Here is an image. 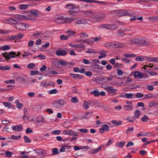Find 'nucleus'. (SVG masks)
Segmentation results:
<instances>
[{"label":"nucleus","mask_w":158,"mask_h":158,"mask_svg":"<svg viewBox=\"0 0 158 158\" xmlns=\"http://www.w3.org/2000/svg\"><path fill=\"white\" fill-rule=\"evenodd\" d=\"M26 16L22 15H16L15 16L16 19H26Z\"/></svg>","instance_id":"nucleus-26"},{"label":"nucleus","mask_w":158,"mask_h":158,"mask_svg":"<svg viewBox=\"0 0 158 158\" xmlns=\"http://www.w3.org/2000/svg\"><path fill=\"white\" fill-rule=\"evenodd\" d=\"M98 53L100 54V55L98 57L99 59H100L106 56V52L104 50H102L100 52H98Z\"/></svg>","instance_id":"nucleus-23"},{"label":"nucleus","mask_w":158,"mask_h":158,"mask_svg":"<svg viewBox=\"0 0 158 158\" xmlns=\"http://www.w3.org/2000/svg\"><path fill=\"white\" fill-rule=\"evenodd\" d=\"M64 100L60 99L59 100L55 101L53 103V106L56 109L61 108L64 105Z\"/></svg>","instance_id":"nucleus-5"},{"label":"nucleus","mask_w":158,"mask_h":158,"mask_svg":"<svg viewBox=\"0 0 158 158\" xmlns=\"http://www.w3.org/2000/svg\"><path fill=\"white\" fill-rule=\"evenodd\" d=\"M125 143L124 141H122L120 142H117L115 143V145L120 148L123 147L125 144Z\"/></svg>","instance_id":"nucleus-34"},{"label":"nucleus","mask_w":158,"mask_h":158,"mask_svg":"<svg viewBox=\"0 0 158 158\" xmlns=\"http://www.w3.org/2000/svg\"><path fill=\"white\" fill-rule=\"evenodd\" d=\"M55 53L56 55L58 56H65L67 54V53L65 51L61 49L56 50V51Z\"/></svg>","instance_id":"nucleus-13"},{"label":"nucleus","mask_w":158,"mask_h":158,"mask_svg":"<svg viewBox=\"0 0 158 158\" xmlns=\"http://www.w3.org/2000/svg\"><path fill=\"white\" fill-rule=\"evenodd\" d=\"M104 147V146L102 145H101L98 148L93 149H91L89 151V154H94L96 153H98L99 151L102 148Z\"/></svg>","instance_id":"nucleus-12"},{"label":"nucleus","mask_w":158,"mask_h":158,"mask_svg":"<svg viewBox=\"0 0 158 158\" xmlns=\"http://www.w3.org/2000/svg\"><path fill=\"white\" fill-rule=\"evenodd\" d=\"M105 90L109 94L112 95H114L116 93L117 89H115L113 86H108L105 88Z\"/></svg>","instance_id":"nucleus-8"},{"label":"nucleus","mask_w":158,"mask_h":158,"mask_svg":"<svg viewBox=\"0 0 158 158\" xmlns=\"http://www.w3.org/2000/svg\"><path fill=\"white\" fill-rule=\"evenodd\" d=\"M71 101L73 103H77L78 101V100L76 97H73L71 99Z\"/></svg>","instance_id":"nucleus-51"},{"label":"nucleus","mask_w":158,"mask_h":158,"mask_svg":"<svg viewBox=\"0 0 158 158\" xmlns=\"http://www.w3.org/2000/svg\"><path fill=\"white\" fill-rule=\"evenodd\" d=\"M61 133V131L60 130H54L52 132V134L54 135H59Z\"/></svg>","instance_id":"nucleus-53"},{"label":"nucleus","mask_w":158,"mask_h":158,"mask_svg":"<svg viewBox=\"0 0 158 158\" xmlns=\"http://www.w3.org/2000/svg\"><path fill=\"white\" fill-rule=\"evenodd\" d=\"M74 63L73 62H68L65 61L61 60H59L58 62L57 63V64H61V65L64 67L66 66H68V67H69V65H74Z\"/></svg>","instance_id":"nucleus-9"},{"label":"nucleus","mask_w":158,"mask_h":158,"mask_svg":"<svg viewBox=\"0 0 158 158\" xmlns=\"http://www.w3.org/2000/svg\"><path fill=\"white\" fill-rule=\"evenodd\" d=\"M127 120L129 122H133L135 120V118L133 117H128Z\"/></svg>","instance_id":"nucleus-63"},{"label":"nucleus","mask_w":158,"mask_h":158,"mask_svg":"<svg viewBox=\"0 0 158 158\" xmlns=\"http://www.w3.org/2000/svg\"><path fill=\"white\" fill-rule=\"evenodd\" d=\"M90 94L94 95L95 97H98L99 96V92L97 90H94L90 92Z\"/></svg>","instance_id":"nucleus-33"},{"label":"nucleus","mask_w":158,"mask_h":158,"mask_svg":"<svg viewBox=\"0 0 158 158\" xmlns=\"http://www.w3.org/2000/svg\"><path fill=\"white\" fill-rule=\"evenodd\" d=\"M113 43L112 42H108L106 43L105 45V47H113Z\"/></svg>","instance_id":"nucleus-59"},{"label":"nucleus","mask_w":158,"mask_h":158,"mask_svg":"<svg viewBox=\"0 0 158 158\" xmlns=\"http://www.w3.org/2000/svg\"><path fill=\"white\" fill-rule=\"evenodd\" d=\"M70 135H72L73 136H74L76 137H78L79 135H78L77 133L74 131H71V132Z\"/></svg>","instance_id":"nucleus-58"},{"label":"nucleus","mask_w":158,"mask_h":158,"mask_svg":"<svg viewBox=\"0 0 158 158\" xmlns=\"http://www.w3.org/2000/svg\"><path fill=\"white\" fill-rule=\"evenodd\" d=\"M149 19L153 22H155L156 21L158 20V16L150 17Z\"/></svg>","instance_id":"nucleus-49"},{"label":"nucleus","mask_w":158,"mask_h":158,"mask_svg":"<svg viewBox=\"0 0 158 158\" xmlns=\"http://www.w3.org/2000/svg\"><path fill=\"white\" fill-rule=\"evenodd\" d=\"M147 135V133L144 131H142L137 135V136L140 137V136H145Z\"/></svg>","instance_id":"nucleus-40"},{"label":"nucleus","mask_w":158,"mask_h":158,"mask_svg":"<svg viewBox=\"0 0 158 158\" xmlns=\"http://www.w3.org/2000/svg\"><path fill=\"white\" fill-rule=\"evenodd\" d=\"M90 104V103L88 101L84 102L83 105V108L85 110H86L88 109L89 107V105Z\"/></svg>","instance_id":"nucleus-32"},{"label":"nucleus","mask_w":158,"mask_h":158,"mask_svg":"<svg viewBox=\"0 0 158 158\" xmlns=\"http://www.w3.org/2000/svg\"><path fill=\"white\" fill-rule=\"evenodd\" d=\"M88 19H82L76 21V23L78 24H85L88 23Z\"/></svg>","instance_id":"nucleus-21"},{"label":"nucleus","mask_w":158,"mask_h":158,"mask_svg":"<svg viewBox=\"0 0 158 158\" xmlns=\"http://www.w3.org/2000/svg\"><path fill=\"white\" fill-rule=\"evenodd\" d=\"M58 91L56 89H53L49 91L48 94H55L57 93Z\"/></svg>","instance_id":"nucleus-43"},{"label":"nucleus","mask_w":158,"mask_h":158,"mask_svg":"<svg viewBox=\"0 0 158 158\" xmlns=\"http://www.w3.org/2000/svg\"><path fill=\"white\" fill-rule=\"evenodd\" d=\"M135 56V55L131 54H126L124 55L125 57H134Z\"/></svg>","instance_id":"nucleus-47"},{"label":"nucleus","mask_w":158,"mask_h":158,"mask_svg":"<svg viewBox=\"0 0 158 158\" xmlns=\"http://www.w3.org/2000/svg\"><path fill=\"white\" fill-rule=\"evenodd\" d=\"M21 135H19L18 136H15V135H12L11 136V137L8 138V139H14L15 140H17L18 139H19L21 138Z\"/></svg>","instance_id":"nucleus-38"},{"label":"nucleus","mask_w":158,"mask_h":158,"mask_svg":"<svg viewBox=\"0 0 158 158\" xmlns=\"http://www.w3.org/2000/svg\"><path fill=\"white\" fill-rule=\"evenodd\" d=\"M105 17V15L103 14H94L92 15L88 19L90 22L97 23L103 20Z\"/></svg>","instance_id":"nucleus-2"},{"label":"nucleus","mask_w":158,"mask_h":158,"mask_svg":"<svg viewBox=\"0 0 158 158\" xmlns=\"http://www.w3.org/2000/svg\"><path fill=\"white\" fill-rule=\"evenodd\" d=\"M111 123L115 126H118L121 125L122 124V122L121 121H117L116 120H113L111 121Z\"/></svg>","instance_id":"nucleus-27"},{"label":"nucleus","mask_w":158,"mask_h":158,"mask_svg":"<svg viewBox=\"0 0 158 158\" xmlns=\"http://www.w3.org/2000/svg\"><path fill=\"white\" fill-rule=\"evenodd\" d=\"M123 98H126L127 99H131L135 98V94L131 93H125L124 94H123Z\"/></svg>","instance_id":"nucleus-18"},{"label":"nucleus","mask_w":158,"mask_h":158,"mask_svg":"<svg viewBox=\"0 0 158 158\" xmlns=\"http://www.w3.org/2000/svg\"><path fill=\"white\" fill-rule=\"evenodd\" d=\"M17 35H12L9 37V40H17Z\"/></svg>","instance_id":"nucleus-62"},{"label":"nucleus","mask_w":158,"mask_h":158,"mask_svg":"<svg viewBox=\"0 0 158 158\" xmlns=\"http://www.w3.org/2000/svg\"><path fill=\"white\" fill-rule=\"evenodd\" d=\"M144 60V59L143 57L140 56H137L135 58V60L136 61H143Z\"/></svg>","instance_id":"nucleus-56"},{"label":"nucleus","mask_w":158,"mask_h":158,"mask_svg":"<svg viewBox=\"0 0 158 158\" xmlns=\"http://www.w3.org/2000/svg\"><path fill=\"white\" fill-rule=\"evenodd\" d=\"M69 75L75 80H78L79 79H83L84 78L83 75L78 74H74L70 73L69 74Z\"/></svg>","instance_id":"nucleus-15"},{"label":"nucleus","mask_w":158,"mask_h":158,"mask_svg":"<svg viewBox=\"0 0 158 158\" xmlns=\"http://www.w3.org/2000/svg\"><path fill=\"white\" fill-rule=\"evenodd\" d=\"M5 82L6 84H15V81L14 80H9L6 81H5Z\"/></svg>","instance_id":"nucleus-57"},{"label":"nucleus","mask_w":158,"mask_h":158,"mask_svg":"<svg viewBox=\"0 0 158 158\" xmlns=\"http://www.w3.org/2000/svg\"><path fill=\"white\" fill-rule=\"evenodd\" d=\"M140 111L139 110H137L134 112V118H138L140 116Z\"/></svg>","instance_id":"nucleus-29"},{"label":"nucleus","mask_w":158,"mask_h":158,"mask_svg":"<svg viewBox=\"0 0 158 158\" xmlns=\"http://www.w3.org/2000/svg\"><path fill=\"white\" fill-rule=\"evenodd\" d=\"M133 75L135 78L139 79H141L144 77L143 74L139 71L134 72Z\"/></svg>","instance_id":"nucleus-14"},{"label":"nucleus","mask_w":158,"mask_h":158,"mask_svg":"<svg viewBox=\"0 0 158 158\" xmlns=\"http://www.w3.org/2000/svg\"><path fill=\"white\" fill-rule=\"evenodd\" d=\"M66 33L68 34V36L73 37L74 35L75 32L73 31L67 30Z\"/></svg>","instance_id":"nucleus-31"},{"label":"nucleus","mask_w":158,"mask_h":158,"mask_svg":"<svg viewBox=\"0 0 158 158\" xmlns=\"http://www.w3.org/2000/svg\"><path fill=\"white\" fill-rule=\"evenodd\" d=\"M23 138L26 143H30L31 142V140L27 136H24Z\"/></svg>","instance_id":"nucleus-42"},{"label":"nucleus","mask_w":158,"mask_h":158,"mask_svg":"<svg viewBox=\"0 0 158 158\" xmlns=\"http://www.w3.org/2000/svg\"><path fill=\"white\" fill-rule=\"evenodd\" d=\"M153 106L155 108H158V102L156 103L153 101L150 102L148 106V107L150 108Z\"/></svg>","instance_id":"nucleus-24"},{"label":"nucleus","mask_w":158,"mask_h":158,"mask_svg":"<svg viewBox=\"0 0 158 158\" xmlns=\"http://www.w3.org/2000/svg\"><path fill=\"white\" fill-rule=\"evenodd\" d=\"M35 66V64L32 63L29 64H28L27 68L29 69H31L34 67Z\"/></svg>","instance_id":"nucleus-61"},{"label":"nucleus","mask_w":158,"mask_h":158,"mask_svg":"<svg viewBox=\"0 0 158 158\" xmlns=\"http://www.w3.org/2000/svg\"><path fill=\"white\" fill-rule=\"evenodd\" d=\"M10 48V47L7 45H5L2 47V50L3 51L8 50Z\"/></svg>","instance_id":"nucleus-45"},{"label":"nucleus","mask_w":158,"mask_h":158,"mask_svg":"<svg viewBox=\"0 0 158 158\" xmlns=\"http://www.w3.org/2000/svg\"><path fill=\"white\" fill-rule=\"evenodd\" d=\"M3 104L6 107H7L9 108H10L12 107L11 104L8 102H3Z\"/></svg>","instance_id":"nucleus-39"},{"label":"nucleus","mask_w":158,"mask_h":158,"mask_svg":"<svg viewBox=\"0 0 158 158\" xmlns=\"http://www.w3.org/2000/svg\"><path fill=\"white\" fill-rule=\"evenodd\" d=\"M29 26L28 25H27L23 23H19V21L16 25H15V28L19 30L24 31L26 28L27 26Z\"/></svg>","instance_id":"nucleus-6"},{"label":"nucleus","mask_w":158,"mask_h":158,"mask_svg":"<svg viewBox=\"0 0 158 158\" xmlns=\"http://www.w3.org/2000/svg\"><path fill=\"white\" fill-rule=\"evenodd\" d=\"M117 12L118 13L120 14L121 16L130 15V13L128 12V10H118Z\"/></svg>","instance_id":"nucleus-11"},{"label":"nucleus","mask_w":158,"mask_h":158,"mask_svg":"<svg viewBox=\"0 0 158 158\" xmlns=\"http://www.w3.org/2000/svg\"><path fill=\"white\" fill-rule=\"evenodd\" d=\"M60 38L61 40H67L68 39L69 37L68 36L65 35H60Z\"/></svg>","instance_id":"nucleus-41"},{"label":"nucleus","mask_w":158,"mask_h":158,"mask_svg":"<svg viewBox=\"0 0 158 158\" xmlns=\"http://www.w3.org/2000/svg\"><path fill=\"white\" fill-rule=\"evenodd\" d=\"M102 128L106 131H107L109 130V127L107 125H103Z\"/></svg>","instance_id":"nucleus-55"},{"label":"nucleus","mask_w":158,"mask_h":158,"mask_svg":"<svg viewBox=\"0 0 158 158\" xmlns=\"http://www.w3.org/2000/svg\"><path fill=\"white\" fill-rule=\"evenodd\" d=\"M31 13L35 16H37L39 15L38 11L36 10H33L31 11Z\"/></svg>","instance_id":"nucleus-54"},{"label":"nucleus","mask_w":158,"mask_h":158,"mask_svg":"<svg viewBox=\"0 0 158 158\" xmlns=\"http://www.w3.org/2000/svg\"><path fill=\"white\" fill-rule=\"evenodd\" d=\"M12 128L13 131H15V132H19L22 130L23 126L22 125H17L14 126L13 127H12Z\"/></svg>","instance_id":"nucleus-17"},{"label":"nucleus","mask_w":158,"mask_h":158,"mask_svg":"<svg viewBox=\"0 0 158 158\" xmlns=\"http://www.w3.org/2000/svg\"><path fill=\"white\" fill-rule=\"evenodd\" d=\"M4 57L6 58V60H8L11 58H15L16 57V54L15 52H10L8 54H7V53L5 52L3 53L2 54Z\"/></svg>","instance_id":"nucleus-7"},{"label":"nucleus","mask_w":158,"mask_h":158,"mask_svg":"<svg viewBox=\"0 0 158 158\" xmlns=\"http://www.w3.org/2000/svg\"><path fill=\"white\" fill-rule=\"evenodd\" d=\"M129 41L131 44H138L142 46H146L149 44V43L142 38H130Z\"/></svg>","instance_id":"nucleus-1"},{"label":"nucleus","mask_w":158,"mask_h":158,"mask_svg":"<svg viewBox=\"0 0 158 158\" xmlns=\"http://www.w3.org/2000/svg\"><path fill=\"white\" fill-rule=\"evenodd\" d=\"M13 154V152H9L7 151H6L5 152L6 156L9 157H11Z\"/></svg>","instance_id":"nucleus-50"},{"label":"nucleus","mask_w":158,"mask_h":158,"mask_svg":"<svg viewBox=\"0 0 158 158\" xmlns=\"http://www.w3.org/2000/svg\"><path fill=\"white\" fill-rule=\"evenodd\" d=\"M30 152H21V153L22 154L21 156L23 158H27L28 157V154L30 153Z\"/></svg>","instance_id":"nucleus-30"},{"label":"nucleus","mask_w":158,"mask_h":158,"mask_svg":"<svg viewBox=\"0 0 158 158\" xmlns=\"http://www.w3.org/2000/svg\"><path fill=\"white\" fill-rule=\"evenodd\" d=\"M139 153L142 156H144L147 154V152L146 151L143 150H142L139 151Z\"/></svg>","instance_id":"nucleus-60"},{"label":"nucleus","mask_w":158,"mask_h":158,"mask_svg":"<svg viewBox=\"0 0 158 158\" xmlns=\"http://www.w3.org/2000/svg\"><path fill=\"white\" fill-rule=\"evenodd\" d=\"M147 59L148 61L154 62H158V58L154 57H148L147 58Z\"/></svg>","instance_id":"nucleus-22"},{"label":"nucleus","mask_w":158,"mask_h":158,"mask_svg":"<svg viewBox=\"0 0 158 158\" xmlns=\"http://www.w3.org/2000/svg\"><path fill=\"white\" fill-rule=\"evenodd\" d=\"M81 1L85 2L87 3H91L92 2H94L97 3L104 4L106 5L108 4V3L107 2L103 1H99L95 0H81Z\"/></svg>","instance_id":"nucleus-10"},{"label":"nucleus","mask_w":158,"mask_h":158,"mask_svg":"<svg viewBox=\"0 0 158 158\" xmlns=\"http://www.w3.org/2000/svg\"><path fill=\"white\" fill-rule=\"evenodd\" d=\"M123 46V44L122 43H113V47L115 48H120Z\"/></svg>","instance_id":"nucleus-25"},{"label":"nucleus","mask_w":158,"mask_h":158,"mask_svg":"<svg viewBox=\"0 0 158 158\" xmlns=\"http://www.w3.org/2000/svg\"><path fill=\"white\" fill-rule=\"evenodd\" d=\"M52 151L53 155H55L60 153L59 152H58V149L57 148H53L52 150Z\"/></svg>","instance_id":"nucleus-44"},{"label":"nucleus","mask_w":158,"mask_h":158,"mask_svg":"<svg viewBox=\"0 0 158 158\" xmlns=\"http://www.w3.org/2000/svg\"><path fill=\"white\" fill-rule=\"evenodd\" d=\"M75 6L73 4H67L65 5L66 8L67 9L70 10L73 8Z\"/></svg>","instance_id":"nucleus-35"},{"label":"nucleus","mask_w":158,"mask_h":158,"mask_svg":"<svg viewBox=\"0 0 158 158\" xmlns=\"http://www.w3.org/2000/svg\"><path fill=\"white\" fill-rule=\"evenodd\" d=\"M100 28L106 29L110 30H115L118 27L114 24H101L99 26Z\"/></svg>","instance_id":"nucleus-4"},{"label":"nucleus","mask_w":158,"mask_h":158,"mask_svg":"<svg viewBox=\"0 0 158 158\" xmlns=\"http://www.w3.org/2000/svg\"><path fill=\"white\" fill-rule=\"evenodd\" d=\"M125 28L124 27L121 28L118 31V35L119 36H121L124 35L125 34Z\"/></svg>","instance_id":"nucleus-20"},{"label":"nucleus","mask_w":158,"mask_h":158,"mask_svg":"<svg viewBox=\"0 0 158 158\" xmlns=\"http://www.w3.org/2000/svg\"><path fill=\"white\" fill-rule=\"evenodd\" d=\"M6 20L8 23L11 24H15V25L18 23V21H19V19L15 20L12 18L7 19Z\"/></svg>","instance_id":"nucleus-19"},{"label":"nucleus","mask_w":158,"mask_h":158,"mask_svg":"<svg viewBox=\"0 0 158 158\" xmlns=\"http://www.w3.org/2000/svg\"><path fill=\"white\" fill-rule=\"evenodd\" d=\"M28 8V5L25 4H21L19 6V8L21 9H25Z\"/></svg>","instance_id":"nucleus-52"},{"label":"nucleus","mask_w":158,"mask_h":158,"mask_svg":"<svg viewBox=\"0 0 158 158\" xmlns=\"http://www.w3.org/2000/svg\"><path fill=\"white\" fill-rule=\"evenodd\" d=\"M124 108L125 110H131L132 109L131 105H126L124 106Z\"/></svg>","instance_id":"nucleus-37"},{"label":"nucleus","mask_w":158,"mask_h":158,"mask_svg":"<svg viewBox=\"0 0 158 158\" xmlns=\"http://www.w3.org/2000/svg\"><path fill=\"white\" fill-rule=\"evenodd\" d=\"M79 9L78 7L75 6L73 8L69 11V14L71 15H72L73 16L67 18L68 20H69L68 22H71L74 19H77L75 17L77 16V15L79 12Z\"/></svg>","instance_id":"nucleus-3"},{"label":"nucleus","mask_w":158,"mask_h":158,"mask_svg":"<svg viewBox=\"0 0 158 158\" xmlns=\"http://www.w3.org/2000/svg\"><path fill=\"white\" fill-rule=\"evenodd\" d=\"M36 124L38 125H41L44 123V119L42 116H40L36 118Z\"/></svg>","instance_id":"nucleus-16"},{"label":"nucleus","mask_w":158,"mask_h":158,"mask_svg":"<svg viewBox=\"0 0 158 158\" xmlns=\"http://www.w3.org/2000/svg\"><path fill=\"white\" fill-rule=\"evenodd\" d=\"M145 96L146 97L145 99H150L153 98V94H145Z\"/></svg>","instance_id":"nucleus-46"},{"label":"nucleus","mask_w":158,"mask_h":158,"mask_svg":"<svg viewBox=\"0 0 158 158\" xmlns=\"http://www.w3.org/2000/svg\"><path fill=\"white\" fill-rule=\"evenodd\" d=\"M143 95L141 93H138L136 94H135V97L137 98H141L142 97Z\"/></svg>","instance_id":"nucleus-48"},{"label":"nucleus","mask_w":158,"mask_h":158,"mask_svg":"<svg viewBox=\"0 0 158 158\" xmlns=\"http://www.w3.org/2000/svg\"><path fill=\"white\" fill-rule=\"evenodd\" d=\"M47 73H48L52 74H58L57 72L54 71L53 69L52 70H51V69L49 68L48 69L47 71Z\"/></svg>","instance_id":"nucleus-36"},{"label":"nucleus","mask_w":158,"mask_h":158,"mask_svg":"<svg viewBox=\"0 0 158 158\" xmlns=\"http://www.w3.org/2000/svg\"><path fill=\"white\" fill-rule=\"evenodd\" d=\"M148 119V116L145 115L143 117L141 118V120L144 122L147 121Z\"/></svg>","instance_id":"nucleus-64"},{"label":"nucleus","mask_w":158,"mask_h":158,"mask_svg":"<svg viewBox=\"0 0 158 158\" xmlns=\"http://www.w3.org/2000/svg\"><path fill=\"white\" fill-rule=\"evenodd\" d=\"M10 69V67L8 66H2L0 65V70L2 71L9 70Z\"/></svg>","instance_id":"nucleus-28"}]
</instances>
